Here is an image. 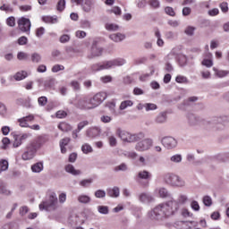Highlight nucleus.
Here are the masks:
<instances>
[{"instance_id":"nucleus-1","label":"nucleus","mask_w":229,"mask_h":229,"mask_svg":"<svg viewBox=\"0 0 229 229\" xmlns=\"http://www.w3.org/2000/svg\"><path fill=\"white\" fill-rule=\"evenodd\" d=\"M178 210V204L174 200L161 203L148 212V217L151 221H164L165 217L173 216Z\"/></svg>"},{"instance_id":"nucleus-2","label":"nucleus","mask_w":229,"mask_h":229,"mask_svg":"<svg viewBox=\"0 0 229 229\" xmlns=\"http://www.w3.org/2000/svg\"><path fill=\"white\" fill-rule=\"evenodd\" d=\"M126 64L124 58H115L109 61H105L102 64H95L91 65L92 72H98V71H105L108 69H114V67H122Z\"/></svg>"},{"instance_id":"nucleus-3","label":"nucleus","mask_w":229,"mask_h":229,"mask_svg":"<svg viewBox=\"0 0 229 229\" xmlns=\"http://www.w3.org/2000/svg\"><path fill=\"white\" fill-rule=\"evenodd\" d=\"M116 135L123 140V142H127L131 144V142H139V140H142L146 134L144 132H138V133H131L126 131L118 128L116 130Z\"/></svg>"},{"instance_id":"nucleus-4","label":"nucleus","mask_w":229,"mask_h":229,"mask_svg":"<svg viewBox=\"0 0 229 229\" xmlns=\"http://www.w3.org/2000/svg\"><path fill=\"white\" fill-rule=\"evenodd\" d=\"M71 105H73L75 108L79 110H92L94 109V105L90 98L84 96H77L73 100L70 101Z\"/></svg>"},{"instance_id":"nucleus-5","label":"nucleus","mask_w":229,"mask_h":229,"mask_svg":"<svg viewBox=\"0 0 229 229\" xmlns=\"http://www.w3.org/2000/svg\"><path fill=\"white\" fill-rule=\"evenodd\" d=\"M188 121L191 126H195V124H203L204 126L214 127L216 124H219L221 123V118L215 117L211 120H205L197 117L193 114H188Z\"/></svg>"},{"instance_id":"nucleus-6","label":"nucleus","mask_w":229,"mask_h":229,"mask_svg":"<svg viewBox=\"0 0 229 229\" xmlns=\"http://www.w3.org/2000/svg\"><path fill=\"white\" fill-rule=\"evenodd\" d=\"M57 208L58 197L55 192H51L48 195L47 199L39 204V210H47V212H51V210H56Z\"/></svg>"},{"instance_id":"nucleus-7","label":"nucleus","mask_w":229,"mask_h":229,"mask_svg":"<svg viewBox=\"0 0 229 229\" xmlns=\"http://www.w3.org/2000/svg\"><path fill=\"white\" fill-rule=\"evenodd\" d=\"M151 146H153V140L147 138L144 139L140 141H139L136 145H135V149L136 151H148V149H149L151 148Z\"/></svg>"},{"instance_id":"nucleus-8","label":"nucleus","mask_w":229,"mask_h":229,"mask_svg":"<svg viewBox=\"0 0 229 229\" xmlns=\"http://www.w3.org/2000/svg\"><path fill=\"white\" fill-rule=\"evenodd\" d=\"M18 27L23 33H28L31 30V21L28 18L21 17L18 20Z\"/></svg>"},{"instance_id":"nucleus-9","label":"nucleus","mask_w":229,"mask_h":229,"mask_svg":"<svg viewBox=\"0 0 229 229\" xmlns=\"http://www.w3.org/2000/svg\"><path fill=\"white\" fill-rule=\"evenodd\" d=\"M106 92H98L96 95H94L91 99V103L93 105V108H97V106H99L105 99H106Z\"/></svg>"},{"instance_id":"nucleus-10","label":"nucleus","mask_w":229,"mask_h":229,"mask_svg":"<svg viewBox=\"0 0 229 229\" xmlns=\"http://www.w3.org/2000/svg\"><path fill=\"white\" fill-rule=\"evenodd\" d=\"M161 142L166 149H174L178 146V141L173 137H165L161 140Z\"/></svg>"},{"instance_id":"nucleus-11","label":"nucleus","mask_w":229,"mask_h":229,"mask_svg":"<svg viewBox=\"0 0 229 229\" xmlns=\"http://www.w3.org/2000/svg\"><path fill=\"white\" fill-rule=\"evenodd\" d=\"M35 153H37V149L33 145H30L27 147V150L21 155L22 160H31L35 157Z\"/></svg>"},{"instance_id":"nucleus-12","label":"nucleus","mask_w":229,"mask_h":229,"mask_svg":"<svg viewBox=\"0 0 229 229\" xmlns=\"http://www.w3.org/2000/svg\"><path fill=\"white\" fill-rule=\"evenodd\" d=\"M103 55V47H98L97 44H93L91 47V54L88 55V58L92 59Z\"/></svg>"},{"instance_id":"nucleus-13","label":"nucleus","mask_w":229,"mask_h":229,"mask_svg":"<svg viewBox=\"0 0 229 229\" xmlns=\"http://www.w3.org/2000/svg\"><path fill=\"white\" fill-rule=\"evenodd\" d=\"M175 180H176V174H174L168 173L163 176V182L166 183V185H171V187L174 186Z\"/></svg>"},{"instance_id":"nucleus-14","label":"nucleus","mask_w":229,"mask_h":229,"mask_svg":"<svg viewBox=\"0 0 229 229\" xmlns=\"http://www.w3.org/2000/svg\"><path fill=\"white\" fill-rule=\"evenodd\" d=\"M167 123V112L159 113L155 118L156 124H165Z\"/></svg>"},{"instance_id":"nucleus-15","label":"nucleus","mask_w":229,"mask_h":229,"mask_svg":"<svg viewBox=\"0 0 229 229\" xmlns=\"http://www.w3.org/2000/svg\"><path fill=\"white\" fill-rule=\"evenodd\" d=\"M156 192L158 193L159 198H170L171 199H173L171 193L169 192V191H167V189L161 187V188H157L156 190Z\"/></svg>"},{"instance_id":"nucleus-16","label":"nucleus","mask_w":229,"mask_h":229,"mask_svg":"<svg viewBox=\"0 0 229 229\" xmlns=\"http://www.w3.org/2000/svg\"><path fill=\"white\" fill-rule=\"evenodd\" d=\"M99 133H101V131L97 127L90 128L87 131V136L89 137V139L99 137Z\"/></svg>"},{"instance_id":"nucleus-17","label":"nucleus","mask_w":229,"mask_h":229,"mask_svg":"<svg viewBox=\"0 0 229 229\" xmlns=\"http://www.w3.org/2000/svg\"><path fill=\"white\" fill-rule=\"evenodd\" d=\"M120 194L121 191L117 186L107 189V196H109V198H119Z\"/></svg>"},{"instance_id":"nucleus-18","label":"nucleus","mask_w":229,"mask_h":229,"mask_svg":"<svg viewBox=\"0 0 229 229\" xmlns=\"http://www.w3.org/2000/svg\"><path fill=\"white\" fill-rule=\"evenodd\" d=\"M139 199L141 203H151L153 201V197L148 193H140L139 196Z\"/></svg>"},{"instance_id":"nucleus-19","label":"nucleus","mask_w":229,"mask_h":229,"mask_svg":"<svg viewBox=\"0 0 229 229\" xmlns=\"http://www.w3.org/2000/svg\"><path fill=\"white\" fill-rule=\"evenodd\" d=\"M66 173H69L70 174H72L73 176H80V174H81V172L80 170H76V168H74V165H67L64 167Z\"/></svg>"},{"instance_id":"nucleus-20","label":"nucleus","mask_w":229,"mask_h":229,"mask_svg":"<svg viewBox=\"0 0 229 229\" xmlns=\"http://www.w3.org/2000/svg\"><path fill=\"white\" fill-rule=\"evenodd\" d=\"M48 141H49V138L47 135L38 136L36 139V146L38 148H41V146H44V144H46V142H48Z\"/></svg>"},{"instance_id":"nucleus-21","label":"nucleus","mask_w":229,"mask_h":229,"mask_svg":"<svg viewBox=\"0 0 229 229\" xmlns=\"http://www.w3.org/2000/svg\"><path fill=\"white\" fill-rule=\"evenodd\" d=\"M109 38H111L113 42H123V40L126 38V36L122 33H116V34H111L109 36Z\"/></svg>"},{"instance_id":"nucleus-22","label":"nucleus","mask_w":229,"mask_h":229,"mask_svg":"<svg viewBox=\"0 0 229 229\" xmlns=\"http://www.w3.org/2000/svg\"><path fill=\"white\" fill-rule=\"evenodd\" d=\"M77 200L79 203H82L83 205H87L92 201V199L89 195L81 194L78 196Z\"/></svg>"},{"instance_id":"nucleus-23","label":"nucleus","mask_w":229,"mask_h":229,"mask_svg":"<svg viewBox=\"0 0 229 229\" xmlns=\"http://www.w3.org/2000/svg\"><path fill=\"white\" fill-rule=\"evenodd\" d=\"M32 173H42L44 171V163L38 162L31 165Z\"/></svg>"},{"instance_id":"nucleus-24","label":"nucleus","mask_w":229,"mask_h":229,"mask_svg":"<svg viewBox=\"0 0 229 229\" xmlns=\"http://www.w3.org/2000/svg\"><path fill=\"white\" fill-rule=\"evenodd\" d=\"M19 105H22L25 108H31V98H20L18 99Z\"/></svg>"},{"instance_id":"nucleus-25","label":"nucleus","mask_w":229,"mask_h":229,"mask_svg":"<svg viewBox=\"0 0 229 229\" xmlns=\"http://www.w3.org/2000/svg\"><path fill=\"white\" fill-rule=\"evenodd\" d=\"M94 182V179L89 178V179H83L81 182H79V185L81 187H83V189H89L90 185Z\"/></svg>"},{"instance_id":"nucleus-26","label":"nucleus","mask_w":229,"mask_h":229,"mask_svg":"<svg viewBox=\"0 0 229 229\" xmlns=\"http://www.w3.org/2000/svg\"><path fill=\"white\" fill-rule=\"evenodd\" d=\"M42 21L47 24H56L58 22V18L56 16H43Z\"/></svg>"},{"instance_id":"nucleus-27","label":"nucleus","mask_w":229,"mask_h":229,"mask_svg":"<svg viewBox=\"0 0 229 229\" xmlns=\"http://www.w3.org/2000/svg\"><path fill=\"white\" fill-rule=\"evenodd\" d=\"M30 62H32V64H40L42 62V55L37 52L32 53Z\"/></svg>"},{"instance_id":"nucleus-28","label":"nucleus","mask_w":229,"mask_h":229,"mask_svg":"<svg viewBox=\"0 0 229 229\" xmlns=\"http://www.w3.org/2000/svg\"><path fill=\"white\" fill-rule=\"evenodd\" d=\"M183 160V157L182 154H174L170 157V162L172 164H182V161Z\"/></svg>"},{"instance_id":"nucleus-29","label":"nucleus","mask_w":229,"mask_h":229,"mask_svg":"<svg viewBox=\"0 0 229 229\" xmlns=\"http://www.w3.org/2000/svg\"><path fill=\"white\" fill-rule=\"evenodd\" d=\"M81 151L84 153V155H89V153H94V148H92V146L89 143H84L81 146Z\"/></svg>"},{"instance_id":"nucleus-30","label":"nucleus","mask_w":229,"mask_h":229,"mask_svg":"<svg viewBox=\"0 0 229 229\" xmlns=\"http://www.w3.org/2000/svg\"><path fill=\"white\" fill-rule=\"evenodd\" d=\"M138 178L140 180H149L151 178V174L146 170L138 173Z\"/></svg>"},{"instance_id":"nucleus-31","label":"nucleus","mask_w":229,"mask_h":229,"mask_svg":"<svg viewBox=\"0 0 229 229\" xmlns=\"http://www.w3.org/2000/svg\"><path fill=\"white\" fill-rule=\"evenodd\" d=\"M213 71L217 78H225V76H228V71L219 70L217 68H213Z\"/></svg>"},{"instance_id":"nucleus-32","label":"nucleus","mask_w":229,"mask_h":229,"mask_svg":"<svg viewBox=\"0 0 229 229\" xmlns=\"http://www.w3.org/2000/svg\"><path fill=\"white\" fill-rule=\"evenodd\" d=\"M83 12L89 13L92 10V1L85 0L84 4H81Z\"/></svg>"},{"instance_id":"nucleus-33","label":"nucleus","mask_w":229,"mask_h":229,"mask_svg":"<svg viewBox=\"0 0 229 229\" xmlns=\"http://www.w3.org/2000/svg\"><path fill=\"white\" fill-rule=\"evenodd\" d=\"M0 194H4V196H10L12 194V191L10 190H7L6 184L4 182L0 181Z\"/></svg>"},{"instance_id":"nucleus-34","label":"nucleus","mask_w":229,"mask_h":229,"mask_svg":"<svg viewBox=\"0 0 229 229\" xmlns=\"http://www.w3.org/2000/svg\"><path fill=\"white\" fill-rule=\"evenodd\" d=\"M131 106H133V101L125 100L121 102L119 108L120 110H126V108H130Z\"/></svg>"},{"instance_id":"nucleus-35","label":"nucleus","mask_w":229,"mask_h":229,"mask_svg":"<svg viewBox=\"0 0 229 229\" xmlns=\"http://www.w3.org/2000/svg\"><path fill=\"white\" fill-rule=\"evenodd\" d=\"M149 71V73L143 74L140 77V81H146L149 76H153L155 74V66H150Z\"/></svg>"},{"instance_id":"nucleus-36","label":"nucleus","mask_w":229,"mask_h":229,"mask_svg":"<svg viewBox=\"0 0 229 229\" xmlns=\"http://www.w3.org/2000/svg\"><path fill=\"white\" fill-rule=\"evenodd\" d=\"M28 77V72L22 71V72H18L14 76V80H16V81H21V80H24L25 78Z\"/></svg>"},{"instance_id":"nucleus-37","label":"nucleus","mask_w":229,"mask_h":229,"mask_svg":"<svg viewBox=\"0 0 229 229\" xmlns=\"http://www.w3.org/2000/svg\"><path fill=\"white\" fill-rule=\"evenodd\" d=\"M58 128L61 130V131H71V130H72V126L67 123H59Z\"/></svg>"},{"instance_id":"nucleus-38","label":"nucleus","mask_w":229,"mask_h":229,"mask_svg":"<svg viewBox=\"0 0 229 229\" xmlns=\"http://www.w3.org/2000/svg\"><path fill=\"white\" fill-rule=\"evenodd\" d=\"M105 28L107 31H119V25L115 23H106Z\"/></svg>"},{"instance_id":"nucleus-39","label":"nucleus","mask_w":229,"mask_h":229,"mask_svg":"<svg viewBox=\"0 0 229 229\" xmlns=\"http://www.w3.org/2000/svg\"><path fill=\"white\" fill-rule=\"evenodd\" d=\"M174 187H185V181L180 176L175 175V181L174 182Z\"/></svg>"},{"instance_id":"nucleus-40","label":"nucleus","mask_w":229,"mask_h":229,"mask_svg":"<svg viewBox=\"0 0 229 229\" xmlns=\"http://www.w3.org/2000/svg\"><path fill=\"white\" fill-rule=\"evenodd\" d=\"M97 208H98V214H102L103 216H107V214H109L110 212L108 206H98Z\"/></svg>"},{"instance_id":"nucleus-41","label":"nucleus","mask_w":229,"mask_h":229,"mask_svg":"<svg viewBox=\"0 0 229 229\" xmlns=\"http://www.w3.org/2000/svg\"><path fill=\"white\" fill-rule=\"evenodd\" d=\"M8 160L6 159H1L0 160V174L1 173H4V171H8Z\"/></svg>"},{"instance_id":"nucleus-42","label":"nucleus","mask_w":229,"mask_h":229,"mask_svg":"<svg viewBox=\"0 0 229 229\" xmlns=\"http://www.w3.org/2000/svg\"><path fill=\"white\" fill-rule=\"evenodd\" d=\"M155 36L157 38V44L159 47H164V39H162V35L160 34V30H157L155 31Z\"/></svg>"},{"instance_id":"nucleus-43","label":"nucleus","mask_w":229,"mask_h":229,"mask_svg":"<svg viewBox=\"0 0 229 229\" xmlns=\"http://www.w3.org/2000/svg\"><path fill=\"white\" fill-rule=\"evenodd\" d=\"M1 12H6V13H12L13 12V7L10 4H4L0 6Z\"/></svg>"},{"instance_id":"nucleus-44","label":"nucleus","mask_w":229,"mask_h":229,"mask_svg":"<svg viewBox=\"0 0 229 229\" xmlns=\"http://www.w3.org/2000/svg\"><path fill=\"white\" fill-rule=\"evenodd\" d=\"M185 229L196 228L198 222L196 221H184Z\"/></svg>"},{"instance_id":"nucleus-45","label":"nucleus","mask_w":229,"mask_h":229,"mask_svg":"<svg viewBox=\"0 0 229 229\" xmlns=\"http://www.w3.org/2000/svg\"><path fill=\"white\" fill-rule=\"evenodd\" d=\"M205 207H212V197L206 195L202 199Z\"/></svg>"},{"instance_id":"nucleus-46","label":"nucleus","mask_w":229,"mask_h":229,"mask_svg":"<svg viewBox=\"0 0 229 229\" xmlns=\"http://www.w3.org/2000/svg\"><path fill=\"white\" fill-rule=\"evenodd\" d=\"M194 31H196V29L193 26H188L184 30L185 35H188V37H192L194 35Z\"/></svg>"},{"instance_id":"nucleus-47","label":"nucleus","mask_w":229,"mask_h":229,"mask_svg":"<svg viewBox=\"0 0 229 229\" xmlns=\"http://www.w3.org/2000/svg\"><path fill=\"white\" fill-rule=\"evenodd\" d=\"M95 198L103 199L106 196V191L104 190H97L94 193Z\"/></svg>"},{"instance_id":"nucleus-48","label":"nucleus","mask_w":229,"mask_h":229,"mask_svg":"<svg viewBox=\"0 0 229 229\" xmlns=\"http://www.w3.org/2000/svg\"><path fill=\"white\" fill-rule=\"evenodd\" d=\"M175 81H176L177 83H189V79H187V77H185V76L178 75V76L175 78Z\"/></svg>"},{"instance_id":"nucleus-49","label":"nucleus","mask_w":229,"mask_h":229,"mask_svg":"<svg viewBox=\"0 0 229 229\" xmlns=\"http://www.w3.org/2000/svg\"><path fill=\"white\" fill-rule=\"evenodd\" d=\"M157 106L156 104L153 103H147L145 104V110L146 112H150L152 110H157Z\"/></svg>"},{"instance_id":"nucleus-50","label":"nucleus","mask_w":229,"mask_h":229,"mask_svg":"<svg viewBox=\"0 0 229 229\" xmlns=\"http://www.w3.org/2000/svg\"><path fill=\"white\" fill-rule=\"evenodd\" d=\"M13 139H14V141L13 143V148H19L20 146L22 145V141L19 138V135H14Z\"/></svg>"},{"instance_id":"nucleus-51","label":"nucleus","mask_w":229,"mask_h":229,"mask_svg":"<svg viewBox=\"0 0 229 229\" xmlns=\"http://www.w3.org/2000/svg\"><path fill=\"white\" fill-rule=\"evenodd\" d=\"M108 142L111 148H115L117 146V139L115 138V136H109Z\"/></svg>"},{"instance_id":"nucleus-52","label":"nucleus","mask_w":229,"mask_h":229,"mask_svg":"<svg viewBox=\"0 0 229 229\" xmlns=\"http://www.w3.org/2000/svg\"><path fill=\"white\" fill-rule=\"evenodd\" d=\"M55 116L57 119H65V117H67V112L59 110L55 113Z\"/></svg>"},{"instance_id":"nucleus-53","label":"nucleus","mask_w":229,"mask_h":229,"mask_svg":"<svg viewBox=\"0 0 229 229\" xmlns=\"http://www.w3.org/2000/svg\"><path fill=\"white\" fill-rule=\"evenodd\" d=\"M188 199H189V198L187 197V195L180 194L177 201H178V203H181L182 205H183L184 203H187Z\"/></svg>"},{"instance_id":"nucleus-54","label":"nucleus","mask_w":229,"mask_h":229,"mask_svg":"<svg viewBox=\"0 0 229 229\" xmlns=\"http://www.w3.org/2000/svg\"><path fill=\"white\" fill-rule=\"evenodd\" d=\"M17 58L18 60H28V58H30V55L25 52H20L17 55Z\"/></svg>"},{"instance_id":"nucleus-55","label":"nucleus","mask_w":229,"mask_h":229,"mask_svg":"<svg viewBox=\"0 0 229 229\" xmlns=\"http://www.w3.org/2000/svg\"><path fill=\"white\" fill-rule=\"evenodd\" d=\"M38 103L39 106H46L47 105V97H39L38 98Z\"/></svg>"},{"instance_id":"nucleus-56","label":"nucleus","mask_w":229,"mask_h":229,"mask_svg":"<svg viewBox=\"0 0 229 229\" xmlns=\"http://www.w3.org/2000/svg\"><path fill=\"white\" fill-rule=\"evenodd\" d=\"M58 12H64L65 10V0H59L57 3Z\"/></svg>"},{"instance_id":"nucleus-57","label":"nucleus","mask_w":229,"mask_h":229,"mask_svg":"<svg viewBox=\"0 0 229 229\" xmlns=\"http://www.w3.org/2000/svg\"><path fill=\"white\" fill-rule=\"evenodd\" d=\"M44 33H46V29L44 27H39L36 30V37H38V38H40Z\"/></svg>"},{"instance_id":"nucleus-58","label":"nucleus","mask_w":229,"mask_h":229,"mask_svg":"<svg viewBox=\"0 0 229 229\" xmlns=\"http://www.w3.org/2000/svg\"><path fill=\"white\" fill-rule=\"evenodd\" d=\"M165 12L166 15H170V17H174L176 15V13H174V9L173 7H165Z\"/></svg>"},{"instance_id":"nucleus-59","label":"nucleus","mask_w":229,"mask_h":229,"mask_svg":"<svg viewBox=\"0 0 229 229\" xmlns=\"http://www.w3.org/2000/svg\"><path fill=\"white\" fill-rule=\"evenodd\" d=\"M127 170H128V165H126V164H124V163L114 167V171L116 173L119 171H127Z\"/></svg>"},{"instance_id":"nucleus-60","label":"nucleus","mask_w":229,"mask_h":229,"mask_svg":"<svg viewBox=\"0 0 229 229\" xmlns=\"http://www.w3.org/2000/svg\"><path fill=\"white\" fill-rule=\"evenodd\" d=\"M100 121L104 123V124H108V123H112V117L109 115H102Z\"/></svg>"},{"instance_id":"nucleus-61","label":"nucleus","mask_w":229,"mask_h":229,"mask_svg":"<svg viewBox=\"0 0 229 229\" xmlns=\"http://www.w3.org/2000/svg\"><path fill=\"white\" fill-rule=\"evenodd\" d=\"M85 126H89V121H82L78 123L77 131H80L85 128Z\"/></svg>"},{"instance_id":"nucleus-62","label":"nucleus","mask_w":229,"mask_h":229,"mask_svg":"<svg viewBox=\"0 0 229 229\" xmlns=\"http://www.w3.org/2000/svg\"><path fill=\"white\" fill-rule=\"evenodd\" d=\"M65 67L62 64H55L52 67V72H59V71H64Z\"/></svg>"},{"instance_id":"nucleus-63","label":"nucleus","mask_w":229,"mask_h":229,"mask_svg":"<svg viewBox=\"0 0 229 229\" xmlns=\"http://www.w3.org/2000/svg\"><path fill=\"white\" fill-rule=\"evenodd\" d=\"M174 228L185 229V221H178L174 223Z\"/></svg>"},{"instance_id":"nucleus-64","label":"nucleus","mask_w":229,"mask_h":229,"mask_svg":"<svg viewBox=\"0 0 229 229\" xmlns=\"http://www.w3.org/2000/svg\"><path fill=\"white\" fill-rule=\"evenodd\" d=\"M100 81L102 83H110L112 82V76L110 75H106L100 78Z\"/></svg>"}]
</instances>
